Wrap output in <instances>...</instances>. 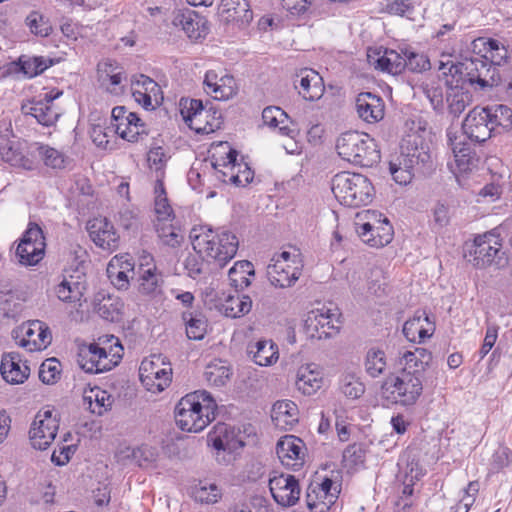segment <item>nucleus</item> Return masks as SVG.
I'll return each mask as SVG.
<instances>
[{"label": "nucleus", "mask_w": 512, "mask_h": 512, "mask_svg": "<svg viewBox=\"0 0 512 512\" xmlns=\"http://www.w3.org/2000/svg\"><path fill=\"white\" fill-rule=\"evenodd\" d=\"M217 404L205 390H197L185 395L175 407V421L179 428L187 432H200L215 419Z\"/></svg>", "instance_id": "1"}, {"label": "nucleus", "mask_w": 512, "mask_h": 512, "mask_svg": "<svg viewBox=\"0 0 512 512\" xmlns=\"http://www.w3.org/2000/svg\"><path fill=\"white\" fill-rule=\"evenodd\" d=\"M192 246L205 261L222 268L235 257L239 241L228 230L215 233L212 229H207L193 237Z\"/></svg>", "instance_id": "2"}, {"label": "nucleus", "mask_w": 512, "mask_h": 512, "mask_svg": "<svg viewBox=\"0 0 512 512\" xmlns=\"http://www.w3.org/2000/svg\"><path fill=\"white\" fill-rule=\"evenodd\" d=\"M336 150L343 160L362 167H372L381 159L375 140L357 131L342 133L336 141Z\"/></svg>", "instance_id": "3"}, {"label": "nucleus", "mask_w": 512, "mask_h": 512, "mask_svg": "<svg viewBox=\"0 0 512 512\" xmlns=\"http://www.w3.org/2000/svg\"><path fill=\"white\" fill-rule=\"evenodd\" d=\"M332 192L344 206L359 207L369 204L374 197L370 180L358 173L341 172L332 179Z\"/></svg>", "instance_id": "4"}, {"label": "nucleus", "mask_w": 512, "mask_h": 512, "mask_svg": "<svg viewBox=\"0 0 512 512\" xmlns=\"http://www.w3.org/2000/svg\"><path fill=\"white\" fill-rule=\"evenodd\" d=\"M468 252V261L477 268L493 265L500 269L508 263L506 252L502 249V239L495 230L477 235Z\"/></svg>", "instance_id": "5"}, {"label": "nucleus", "mask_w": 512, "mask_h": 512, "mask_svg": "<svg viewBox=\"0 0 512 512\" xmlns=\"http://www.w3.org/2000/svg\"><path fill=\"white\" fill-rule=\"evenodd\" d=\"M384 398L402 406L414 405L423 392V380L398 371L385 378L381 385Z\"/></svg>", "instance_id": "6"}, {"label": "nucleus", "mask_w": 512, "mask_h": 512, "mask_svg": "<svg viewBox=\"0 0 512 512\" xmlns=\"http://www.w3.org/2000/svg\"><path fill=\"white\" fill-rule=\"evenodd\" d=\"M424 129L418 128L417 131L407 133L401 142V165L415 167V171L425 173L432 169V156L429 142L426 141L422 133Z\"/></svg>", "instance_id": "7"}, {"label": "nucleus", "mask_w": 512, "mask_h": 512, "mask_svg": "<svg viewBox=\"0 0 512 512\" xmlns=\"http://www.w3.org/2000/svg\"><path fill=\"white\" fill-rule=\"evenodd\" d=\"M470 85H477L479 90L498 87L502 84L499 68L492 67L480 58H471L462 62V79Z\"/></svg>", "instance_id": "8"}, {"label": "nucleus", "mask_w": 512, "mask_h": 512, "mask_svg": "<svg viewBox=\"0 0 512 512\" xmlns=\"http://www.w3.org/2000/svg\"><path fill=\"white\" fill-rule=\"evenodd\" d=\"M45 237L36 223L30 222L16 249L20 264L34 266L42 260L45 253Z\"/></svg>", "instance_id": "9"}, {"label": "nucleus", "mask_w": 512, "mask_h": 512, "mask_svg": "<svg viewBox=\"0 0 512 512\" xmlns=\"http://www.w3.org/2000/svg\"><path fill=\"white\" fill-rule=\"evenodd\" d=\"M340 318L341 314L337 308L332 309L323 306L307 314L305 327L312 338H329L339 331L341 325Z\"/></svg>", "instance_id": "10"}, {"label": "nucleus", "mask_w": 512, "mask_h": 512, "mask_svg": "<svg viewBox=\"0 0 512 512\" xmlns=\"http://www.w3.org/2000/svg\"><path fill=\"white\" fill-rule=\"evenodd\" d=\"M59 420L51 409L40 410L31 425L29 437L33 448L46 450L57 435Z\"/></svg>", "instance_id": "11"}, {"label": "nucleus", "mask_w": 512, "mask_h": 512, "mask_svg": "<svg viewBox=\"0 0 512 512\" xmlns=\"http://www.w3.org/2000/svg\"><path fill=\"white\" fill-rule=\"evenodd\" d=\"M77 363L85 372L98 374L111 370L118 360H113L104 347L91 343L80 348Z\"/></svg>", "instance_id": "12"}, {"label": "nucleus", "mask_w": 512, "mask_h": 512, "mask_svg": "<svg viewBox=\"0 0 512 512\" xmlns=\"http://www.w3.org/2000/svg\"><path fill=\"white\" fill-rule=\"evenodd\" d=\"M269 489L277 504L291 507L300 498L299 482L294 475L281 473L269 479Z\"/></svg>", "instance_id": "13"}, {"label": "nucleus", "mask_w": 512, "mask_h": 512, "mask_svg": "<svg viewBox=\"0 0 512 512\" xmlns=\"http://www.w3.org/2000/svg\"><path fill=\"white\" fill-rule=\"evenodd\" d=\"M485 107H474L465 117L462 129L471 141L482 143L488 140L494 132L491 118Z\"/></svg>", "instance_id": "14"}, {"label": "nucleus", "mask_w": 512, "mask_h": 512, "mask_svg": "<svg viewBox=\"0 0 512 512\" xmlns=\"http://www.w3.org/2000/svg\"><path fill=\"white\" fill-rule=\"evenodd\" d=\"M432 353L421 347H416L413 350H401L396 359V365L399 371L417 376L424 380V373L430 367L432 362Z\"/></svg>", "instance_id": "15"}, {"label": "nucleus", "mask_w": 512, "mask_h": 512, "mask_svg": "<svg viewBox=\"0 0 512 512\" xmlns=\"http://www.w3.org/2000/svg\"><path fill=\"white\" fill-rule=\"evenodd\" d=\"M87 230L93 243L107 251H114L119 246V234L114 225L105 217H96L87 224Z\"/></svg>", "instance_id": "16"}, {"label": "nucleus", "mask_w": 512, "mask_h": 512, "mask_svg": "<svg viewBox=\"0 0 512 512\" xmlns=\"http://www.w3.org/2000/svg\"><path fill=\"white\" fill-rule=\"evenodd\" d=\"M305 450L303 441L294 435L282 437L276 446V453L281 463L294 470L303 465Z\"/></svg>", "instance_id": "17"}, {"label": "nucleus", "mask_w": 512, "mask_h": 512, "mask_svg": "<svg viewBox=\"0 0 512 512\" xmlns=\"http://www.w3.org/2000/svg\"><path fill=\"white\" fill-rule=\"evenodd\" d=\"M294 86L307 101L319 100L325 91L322 76L311 68H303L296 74Z\"/></svg>", "instance_id": "18"}, {"label": "nucleus", "mask_w": 512, "mask_h": 512, "mask_svg": "<svg viewBox=\"0 0 512 512\" xmlns=\"http://www.w3.org/2000/svg\"><path fill=\"white\" fill-rule=\"evenodd\" d=\"M355 109L358 117L369 124L381 121L385 115L383 99L371 92H362L355 99Z\"/></svg>", "instance_id": "19"}, {"label": "nucleus", "mask_w": 512, "mask_h": 512, "mask_svg": "<svg viewBox=\"0 0 512 512\" xmlns=\"http://www.w3.org/2000/svg\"><path fill=\"white\" fill-rule=\"evenodd\" d=\"M62 92H57L55 95L47 93L43 100L32 102L30 105L22 107L26 115H31L37 122L43 126L54 125L60 117V112L55 107L53 101L61 95Z\"/></svg>", "instance_id": "20"}, {"label": "nucleus", "mask_w": 512, "mask_h": 512, "mask_svg": "<svg viewBox=\"0 0 512 512\" xmlns=\"http://www.w3.org/2000/svg\"><path fill=\"white\" fill-rule=\"evenodd\" d=\"M303 263L291 266L283 261H274L267 266V277L270 283L279 288L292 286L301 275Z\"/></svg>", "instance_id": "21"}, {"label": "nucleus", "mask_w": 512, "mask_h": 512, "mask_svg": "<svg viewBox=\"0 0 512 512\" xmlns=\"http://www.w3.org/2000/svg\"><path fill=\"white\" fill-rule=\"evenodd\" d=\"M23 330L24 337L19 341V345L30 352L41 351L51 343L49 328L39 320L30 322Z\"/></svg>", "instance_id": "22"}, {"label": "nucleus", "mask_w": 512, "mask_h": 512, "mask_svg": "<svg viewBox=\"0 0 512 512\" xmlns=\"http://www.w3.org/2000/svg\"><path fill=\"white\" fill-rule=\"evenodd\" d=\"M173 25L181 27L187 37L195 41L205 37L208 32L206 20L191 10L177 12L173 18Z\"/></svg>", "instance_id": "23"}, {"label": "nucleus", "mask_w": 512, "mask_h": 512, "mask_svg": "<svg viewBox=\"0 0 512 512\" xmlns=\"http://www.w3.org/2000/svg\"><path fill=\"white\" fill-rule=\"evenodd\" d=\"M0 372L7 383L20 384L28 378L30 369L18 353L11 352L2 355Z\"/></svg>", "instance_id": "24"}, {"label": "nucleus", "mask_w": 512, "mask_h": 512, "mask_svg": "<svg viewBox=\"0 0 512 512\" xmlns=\"http://www.w3.org/2000/svg\"><path fill=\"white\" fill-rule=\"evenodd\" d=\"M219 14L227 22L248 25L253 19V12L247 0H221Z\"/></svg>", "instance_id": "25"}, {"label": "nucleus", "mask_w": 512, "mask_h": 512, "mask_svg": "<svg viewBox=\"0 0 512 512\" xmlns=\"http://www.w3.org/2000/svg\"><path fill=\"white\" fill-rule=\"evenodd\" d=\"M209 441L217 451L228 452L232 455L244 446L242 440L235 437L234 432L225 424H218L213 433L209 434Z\"/></svg>", "instance_id": "26"}, {"label": "nucleus", "mask_w": 512, "mask_h": 512, "mask_svg": "<svg viewBox=\"0 0 512 512\" xmlns=\"http://www.w3.org/2000/svg\"><path fill=\"white\" fill-rule=\"evenodd\" d=\"M271 419L276 427L289 430L298 422V407L290 400L277 401L272 407Z\"/></svg>", "instance_id": "27"}, {"label": "nucleus", "mask_w": 512, "mask_h": 512, "mask_svg": "<svg viewBox=\"0 0 512 512\" xmlns=\"http://www.w3.org/2000/svg\"><path fill=\"white\" fill-rule=\"evenodd\" d=\"M216 308L226 317L239 318L251 311L252 300L248 295H228L218 302Z\"/></svg>", "instance_id": "28"}, {"label": "nucleus", "mask_w": 512, "mask_h": 512, "mask_svg": "<svg viewBox=\"0 0 512 512\" xmlns=\"http://www.w3.org/2000/svg\"><path fill=\"white\" fill-rule=\"evenodd\" d=\"M237 156L238 152L230 149L223 161V166L231 170L230 182L236 186L244 187L253 180L254 172L246 163H237Z\"/></svg>", "instance_id": "29"}, {"label": "nucleus", "mask_w": 512, "mask_h": 512, "mask_svg": "<svg viewBox=\"0 0 512 512\" xmlns=\"http://www.w3.org/2000/svg\"><path fill=\"white\" fill-rule=\"evenodd\" d=\"M80 277L70 275L64 277L63 280L54 288L57 298L66 303H74L80 301L86 290L84 281L79 280Z\"/></svg>", "instance_id": "30"}, {"label": "nucleus", "mask_w": 512, "mask_h": 512, "mask_svg": "<svg viewBox=\"0 0 512 512\" xmlns=\"http://www.w3.org/2000/svg\"><path fill=\"white\" fill-rule=\"evenodd\" d=\"M115 132L129 142H137L142 135H146L145 124L134 112H129L123 122L113 123Z\"/></svg>", "instance_id": "31"}, {"label": "nucleus", "mask_w": 512, "mask_h": 512, "mask_svg": "<svg viewBox=\"0 0 512 512\" xmlns=\"http://www.w3.org/2000/svg\"><path fill=\"white\" fill-rule=\"evenodd\" d=\"M113 401L112 396L106 390L99 387L90 388L86 390L83 395L84 406L93 414L99 416L103 415L111 408Z\"/></svg>", "instance_id": "32"}, {"label": "nucleus", "mask_w": 512, "mask_h": 512, "mask_svg": "<svg viewBox=\"0 0 512 512\" xmlns=\"http://www.w3.org/2000/svg\"><path fill=\"white\" fill-rule=\"evenodd\" d=\"M322 374L311 365L299 368L296 376L295 385L304 395H312L322 386Z\"/></svg>", "instance_id": "33"}, {"label": "nucleus", "mask_w": 512, "mask_h": 512, "mask_svg": "<svg viewBox=\"0 0 512 512\" xmlns=\"http://www.w3.org/2000/svg\"><path fill=\"white\" fill-rule=\"evenodd\" d=\"M248 353L259 366H269L278 359V347L271 340H259L249 345Z\"/></svg>", "instance_id": "34"}, {"label": "nucleus", "mask_w": 512, "mask_h": 512, "mask_svg": "<svg viewBox=\"0 0 512 512\" xmlns=\"http://www.w3.org/2000/svg\"><path fill=\"white\" fill-rule=\"evenodd\" d=\"M163 283V275L156 266L153 265L144 269L143 264H141L139 291L142 294L152 295L159 293Z\"/></svg>", "instance_id": "35"}, {"label": "nucleus", "mask_w": 512, "mask_h": 512, "mask_svg": "<svg viewBox=\"0 0 512 512\" xmlns=\"http://www.w3.org/2000/svg\"><path fill=\"white\" fill-rule=\"evenodd\" d=\"M403 51L404 49H401L400 52L386 49L384 54L376 60L375 67L392 75L401 74L405 70V56Z\"/></svg>", "instance_id": "36"}, {"label": "nucleus", "mask_w": 512, "mask_h": 512, "mask_svg": "<svg viewBox=\"0 0 512 512\" xmlns=\"http://www.w3.org/2000/svg\"><path fill=\"white\" fill-rule=\"evenodd\" d=\"M254 266L250 261L242 260L236 262L228 272L231 285L236 290H242L251 284V276H254Z\"/></svg>", "instance_id": "37"}, {"label": "nucleus", "mask_w": 512, "mask_h": 512, "mask_svg": "<svg viewBox=\"0 0 512 512\" xmlns=\"http://www.w3.org/2000/svg\"><path fill=\"white\" fill-rule=\"evenodd\" d=\"M145 374L142 379L144 387L153 393L164 391L172 381V368L168 365L167 367L157 369L155 373Z\"/></svg>", "instance_id": "38"}, {"label": "nucleus", "mask_w": 512, "mask_h": 512, "mask_svg": "<svg viewBox=\"0 0 512 512\" xmlns=\"http://www.w3.org/2000/svg\"><path fill=\"white\" fill-rule=\"evenodd\" d=\"M446 101L449 112L455 117L459 116L470 102V95L458 84L456 80L455 86L447 88Z\"/></svg>", "instance_id": "39"}, {"label": "nucleus", "mask_w": 512, "mask_h": 512, "mask_svg": "<svg viewBox=\"0 0 512 512\" xmlns=\"http://www.w3.org/2000/svg\"><path fill=\"white\" fill-rule=\"evenodd\" d=\"M365 235H358L361 240L371 247H383L389 244L393 238V228L390 222L377 225Z\"/></svg>", "instance_id": "40"}, {"label": "nucleus", "mask_w": 512, "mask_h": 512, "mask_svg": "<svg viewBox=\"0 0 512 512\" xmlns=\"http://www.w3.org/2000/svg\"><path fill=\"white\" fill-rule=\"evenodd\" d=\"M489 118H491V125L494 132H498V129L509 130L512 127V109L503 104H495L491 106H485Z\"/></svg>", "instance_id": "41"}, {"label": "nucleus", "mask_w": 512, "mask_h": 512, "mask_svg": "<svg viewBox=\"0 0 512 512\" xmlns=\"http://www.w3.org/2000/svg\"><path fill=\"white\" fill-rule=\"evenodd\" d=\"M186 323V334L189 339L201 340L207 330V321L201 313L184 312L182 315Z\"/></svg>", "instance_id": "42"}, {"label": "nucleus", "mask_w": 512, "mask_h": 512, "mask_svg": "<svg viewBox=\"0 0 512 512\" xmlns=\"http://www.w3.org/2000/svg\"><path fill=\"white\" fill-rule=\"evenodd\" d=\"M389 222L382 214L375 210H364L356 214L355 229L358 235L367 236L366 232L373 230L377 225Z\"/></svg>", "instance_id": "43"}, {"label": "nucleus", "mask_w": 512, "mask_h": 512, "mask_svg": "<svg viewBox=\"0 0 512 512\" xmlns=\"http://www.w3.org/2000/svg\"><path fill=\"white\" fill-rule=\"evenodd\" d=\"M155 194L154 210L157 216V223L171 220L173 210L168 202L164 184L161 180L156 181Z\"/></svg>", "instance_id": "44"}, {"label": "nucleus", "mask_w": 512, "mask_h": 512, "mask_svg": "<svg viewBox=\"0 0 512 512\" xmlns=\"http://www.w3.org/2000/svg\"><path fill=\"white\" fill-rule=\"evenodd\" d=\"M438 70L440 72V82L443 80L447 88L455 86L456 80L458 82L462 79V62L454 63L452 60H440Z\"/></svg>", "instance_id": "45"}, {"label": "nucleus", "mask_w": 512, "mask_h": 512, "mask_svg": "<svg viewBox=\"0 0 512 512\" xmlns=\"http://www.w3.org/2000/svg\"><path fill=\"white\" fill-rule=\"evenodd\" d=\"M207 382L216 387L224 386L231 375L230 368L221 361L210 363L204 372Z\"/></svg>", "instance_id": "46"}, {"label": "nucleus", "mask_w": 512, "mask_h": 512, "mask_svg": "<svg viewBox=\"0 0 512 512\" xmlns=\"http://www.w3.org/2000/svg\"><path fill=\"white\" fill-rule=\"evenodd\" d=\"M19 64L22 72L32 78L50 67L52 65V60L43 56H22L19 58Z\"/></svg>", "instance_id": "47"}, {"label": "nucleus", "mask_w": 512, "mask_h": 512, "mask_svg": "<svg viewBox=\"0 0 512 512\" xmlns=\"http://www.w3.org/2000/svg\"><path fill=\"white\" fill-rule=\"evenodd\" d=\"M423 314L417 312L413 318L407 320L403 325V334L410 342L421 343L427 338V329H423L421 322Z\"/></svg>", "instance_id": "48"}, {"label": "nucleus", "mask_w": 512, "mask_h": 512, "mask_svg": "<svg viewBox=\"0 0 512 512\" xmlns=\"http://www.w3.org/2000/svg\"><path fill=\"white\" fill-rule=\"evenodd\" d=\"M387 366L385 352L380 349H370L366 354V372L373 378L383 374Z\"/></svg>", "instance_id": "49"}, {"label": "nucleus", "mask_w": 512, "mask_h": 512, "mask_svg": "<svg viewBox=\"0 0 512 512\" xmlns=\"http://www.w3.org/2000/svg\"><path fill=\"white\" fill-rule=\"evenodd\" d=\"M204 114V107L201 100L191 99L189 106L182 110V115L185 122L189 125L190 128L194 129L197 133L200 132H210L213 129L210 127L207 129L206 127H200L194 125V122L200 120L202 115Z\"/></svg>", "instance_id": "50"}, {"label": "nucleus", "mask_w": 512, "mask_h": 512, "mask_svg": "<svg viewBox=\"0 0 512 512\" xmlns=\"http://www.w3.org/2000/svg\"><path fill=\"white\" fill-rule=\"evenodd\" d=\"M158 237L164 245L175 248L181 245L184 237L180 230L168 224L167 221L155 224Z\"/></svg>", "instance_id": "51"}, {"label": "nucleus", "mask_w": 512, "mask_h": 512, "mask_svg": "<svg viewBox=\"0 0 512 512\" xmlns=\"http://www.w3.org/2000/svg\"><path fill=\"white\" fill-rule=\"evenodd\" d=\"M340 389L350 399H358L365 392V386L355 374L347 373L341 377Z\"/></svg>", "instance_id": "52"}, {"label": "nucleus", "mask_w": 512, "mask_h": 512, "mask_svg": "<svg viewBox=\"0 0 512 512\" xmlns=\"http://www.w3.org/2000/svg\"><path fill=\"white\" fill-rule=\"evenodd\" d=\"M405 56V69L414 73H422L431 68L429 58L423 53H417L411 49L405 48L403 51Z\"/></svg>", "instance_id": "53"}, {"label": "nucleus", "mask_w": 512, "mask_h": 512, "mask_svg": "<svg viewBox=\"0 0 512 512\" xmlns=\"http://www.w3.org/2000/svg\"><path fill=\"white\" fill-rule=\"evenodd\" d=\"M422 89L432 108L436 112L442 113L444 110V91L440 80L426 83L422 86Z\"/></svg>", "instance_id": "54"}, {"label": "nucleus", "mask_w": 512, "mask_h": 512, "mask_svg": "<svg viewBox=\"0 0 512 512\" xmlns=\"http://www.w3.org/2000/svg\"><path fill=\"white\" fill-rule=\"evenodd\" d=\"M30 32L36 36L47 37L52 32V26L48 19L41 13L32 11L25 19Z\"/></svg>", "instance_id": "55"}, {"label": "nucleus", "mask_w": 512, "mask_h": 512, "mask_svg": "<svg viewBox=\"0 0 512 512\" xmlns=\"http://www.w3.org/2000/svg\"><path fill=\"white\" fill-rule=\"evenodd\" d=\"M485 58H490L492 67L498 68L508 57L507 48L496 39H488L485 43Z\"/></svg>", "instance_id": "56"}, {"label": "nucleus", "mask_w": 512, "mask_h": 512, "mask_svg": "<svg viewBox=\"0 0 512 512\" xmlns=\"http://www.w3.org/2000/svg\"><path fill=\"white\" fill-rule=\"evenodd\" d=\"M38 155L44 164L53 169H62L65 166V156L60 151L48 145L40 144L37 147Z\"/></svg>", "instance_id": "57"}, {"label": "nucleus", "mask_w": 512, "mask_h": 512, "mask_svg": "<svg viewBox=\"0 0 512 512\" xmlns=\"http://www.w3.org/2000/svg\"><path fill=\"white\" fill-rule=\"evenodd\" d=\"M98 315L108 321H117L121 313V304L118 300L108 297L96 305Z\"/></svg>", "instance_id": "58"}, {"label": "nucleus", "mask_w": 512, "mask_h": 512, "mask_svg": "<svg viewBox=\"0 0 512 512\" xmlns=\"http://www.w3.org/2000/svg\"><path fill=\"white\" fill-rule=\"evenodd\" d=\"M120 260L114 257L108 264L107 274L111 283L118 289H127L129 276L126 271L119 270Z\"/></svg>", "instance_id": "59"}, {"label": "nucleus", "mask_w": 512, "mask_h": 512, "mask_svg": "<svg viewBox=\"0 0 512 512\" xmlns=\"http://www.w3.org/2000/svg\"><path fill=\"white\" fill-rule=\"evenodd\" d=\"M195 499L200 502L214 504L217 503L222 497L221 489L214 483L199 484L195 489Z\"/></svg>", "instance_id": "60"}, {"label": "nucleus", "mask_w": 512, "mask_h": 512, "mask_svg": "<svg viewBox=\"0 0 512 512\" xmlns=\"http://www.w3.org/2000/svg\"><path fill=\"white\" fill-rule=\"evenodd\" d=\"M306 503L311 512H327L334 504L328 503V498L324 499V495L311 486L307 488Z\"/></svg>", "instance_id": "61"}, {"label": "nucleus", "mask_w": 512, "mask_h": 512, "mask_svg": "<svg viewBox=\"0 0 512 512\" xmlns=\"http://www.w3.org/2000/svg\"><path fill=\"white\" fill-rule=\"evenodd\" d=\"M60 363L55 358L46 359L39 368V378L44 384H53L60 375Z\"/></svg>", "instance_id": "62"}, {"label": "nucleus", "mask_w": 512, "mask_h": 512, "mask_svg": "<svg viewBox=\"0 0 512 512\" xmlns=\"http://www.w3.org/2000/svg\"><path fill=\"white\" fill-rule=\"evenodd\" d=\"M479 491V483L471 481L468 483L464 491V495L460 501L452 508V512H468L470 507L475 502V496Z\"/></svg>", "instance_id": "63"}, {"label": "nucleus", "mask_w": 512, "mask_h": 512, "mask_svg": "<svg viewBox=\"0 0 512 512\" xmlns=\"http://www.w3.org/2000/svg\"><path fill=\"white\" fill-rule=\"evenodd\" d=\"M456 166L460 172H467L471 169L474 161V153L469 146L463 144L452 151Z\"/></svg>", "instance_id": "64"}]
</instances>
